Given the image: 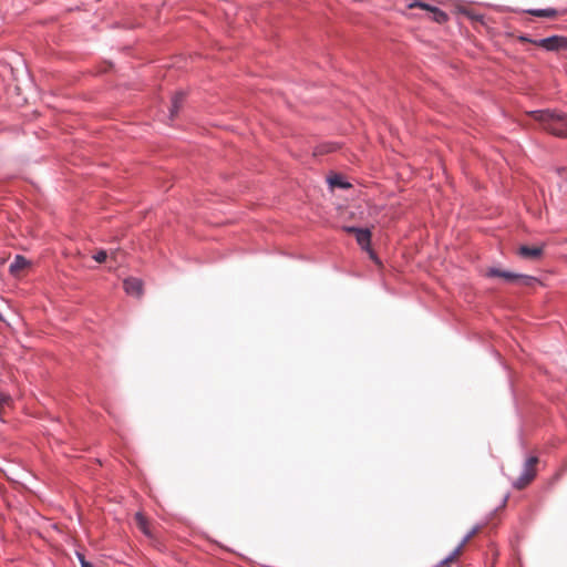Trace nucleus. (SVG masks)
I'll return each instance as SVG.
<instances>
[{
    "mask_svg": "<svg viewBox=\"0 0 567 567\" xmlns=\"http://www.w3.org/2000/svg\"><path fill=\"white\" fill-rule=\"evenodd\" d=\"M76 556H78V559H79L81 566L83 565V561H87L83 554L76 553Z\"/></svg>",
    "mask_w": 567,
    "mask_h": 567,
    "instance_id": "20",
    "label": "nucleus"
},
{
    "mask_svg": "<svg viewBox=\"0 0 567 567\" xmlns=\"http://www.w3.org/2000/svg\"><path fill=\"white\" fill-rule=\"evenodd\" d=\"M123 288L130 296L141 297L143 295V281L135 277L126 278L123 281Z\"/></svg>",
    "mask_w": 567,
    "mask_h": 567,
    "instance_id": "6",
    "label": "nucleus"
},
{
    "mask_svg": "<svg viewBox=\"0 0 567 567\" xmlns=\"http://www.w3.org/2000/svg\"><path fill=\"white\" fill-rule=\"evenodd\" d=\"M343 230L353 234L355 236V240L358 245L365 251H368L370 258L375 261L377 264H380L379 258L377 257L375 252L371 248V231L368 228H358L354 226H346L343 227Z\"/></svg>",
    "mask_w": 567,
    "mask_h": 567,
    "instance_id": "3",
    "label": "nucleus"
},
{
    "mask_svg": "<svg viewBox=\"0 0 567 567\" xmlns=\"http://www.w3.org/2000/svg\"><path fill=\"white\" fill-rule=\"evenodd\" d=\"M446 567H449V566H446Z\"/></svg>",
    "mask_w": 567,
    "mask_h": 567,
    "instance_id": "24",
    "label": "nucleus"
},
{
    "mask_svg": "<svg viewBox=\"0 0 567 567\" xmlns=\"http://www.w3.org/2000/svg\"><path fill=\"white\" fill-rule=\"evenodd\" d=\"M81 567H93V565L89 561H83V565Z\"/></svg>",
    "mask_w": 567,
    "mask_h": 567,
    "instance_id": "21",
    "label": "nucleus"
},
{
    "mask_svg": "<svg viewBox=\"0 0 567 567\" xmlns=\"http://www.w3.org/2000/svg\"><path fill=\"white\" fill-rule=\"evenodd\" d=\"M329 184L332 187H339V188H350L351 184L346 182L342 176L340 175H333L329 178Z\"/></svg>",
    "mask_w": 567,
    "mask_h": 567,
    "instance_id": "14",
    "label": "nucleus"
},
{
    "mask_svg": "<svg viewBox=\"0 0 567 567\" xmlns=\"http://www.w3.org/2000/svg\"><path fill=\"white\" fill-rule=\"evenodd\" d=\"M506 501H507V496L504 497L503 505L506 503Z\"/></svg>",
    "mask_w": 567,
    "mask_h": 567,
    "instance_id": "23",
    "label": "nucleus"
},
{
    "mask_svg": "<svg viewBox=\"0 0 567 567\" xmlns=\"http://www.w3.org/2000/svg\"><path fill=\"white\" fill-rule=\"evenodd\" d=\"M413 7H420L422 9H425V3L424 2H415V3L409 4V8H413Z\"/></svg>",
    "mask_w": 567,
    "mask_h": 567,
    "instance_id": "19",
    "label": "nucleus"
},
{
    "mask_svg": "<svg viewBox=\"0 0 567 567\" xmlns=\"http://www.w3.org/2000/svg\"><path fill=\"white\" fill-rule=\"evenodd\" d=\"M29 266L30 261L25 257L17 255L9 267V271L11 275L17 276L21 270L28 268Z\"/></svg>",
    "mask_w": 567,
    "mask_h": 567,
    "instance_id": "9",
    "label": "nucleus"
},
{
    "mask_svg": "<svg viewBox=\"0 0 567 567\" xmlns=\"http://www.w3.org/2000/svg\"><path fill=\"white\" fill-rule=\"evenodd\" d=\"M535 44L548 52H558L567 50V37L554 34L547 38L537 39Z\"/></svg>",
    "mask_w": 567,
    "mask_h": 567,
    "instance_id": "5",
    "label": "nucleus"
},
{
    "mask_svg": "<svg viewBox=\"0 0 567 567\" xmlns=\"http://www.w3.org/2000/svg\"><path fill=\"white\" fill-rule=\"evenodd\" d=\"M135 523H136V526L137 528L147 537V538H153V533H152V529H151V524L148 522V519L143 515V513L141 512H137L135 514Z\"/></svg>",
    "mask_w": 567,
    "mask_h": 567,
    "instance_id": "8",
    "label": "nucleus"
},
{
    "mask_svg": "<svg viewBox=\"0 0 567 567\" xmlns=\"http://www.w3.org/2000/svg\"><path fill=\"white\" fill-rule=\"evenodd\" d=\"M556 172H557V174H558L560 177H563V178L567 179V168H566V167H558V168L556 169Z\"/></svg>",
    "mask_w": 567,
    "mask_h": 567,
    "instance_id": "18",
    "label": "nucleus"
},
{
    "mask_svg": "<svg viewBox=\"0 0 567 567\" xmlns=\"http://www.w3.org/2000/svg\"><path fill=\"white\" fill-rule=\"evenodd\" d=\"M518 254L523 258L537 259L542 256L543 248L542 247L520 246L518 249Z\"/></svg>",
    "mask_w": 567,
    "mask_h": 567,
    "instance_id": "10",
    "label": "nucleus"
},
{
    "mask_svg": "<svg viewBox=\"0 0 567 567\" xmlns=\"http://www.w3.org/2000/svg\"><path fill=\"white\" fill-rule=\"evenodd\" d=\"M526 12L529 14L536 16V17H544V18H553V17H556V14H557V11L553 8L529 9Z\"/></svg>",
    "mask_w": 567,
    "mask_h": 567,
    "instance_id": "13",
    "label": "nucleus"
},
{
    "mask_svg": "<svg viewBox=\"0 0 567 567\" xmlns=\"http://www.w3.org/2000/svg\"><path fill=\"white\" fill-rule=\"evenodd\" d=\"M7 399H8L7 396H4V395L0 394V401H1V402L7 401Z\"/></svg>",
    "mask_w": 567,
    "mask_h": 567,
    "instance_id": "22",
    "label": "nucleus"
},
{
    "mask_svg": "<svg viewBox=\"0 0 567 567\" xmlns=\"http://www.w3.org/2000/svg\"><path fill=\"white\" fill-rule=\"evenodd\" d=\"M334 150H336L334 144H322V145L318 146V153H330V152H333Z\"/></svg>",
    "mask_w": 567,
    "mask_h": 567,
    "instance_id": "16",
    "label": "nucleus"
},
{
    "mask_svg": "<svg viewBox=\"0 0 567 567\" xmlns=\"http://www.w3.org/2000/svg\"><path fill=\"white\" fill-rule=\"evenodd\" d=\"M529 115L538 122L547 133L559 138H567V114L556 110H534Z\"/></svg>",
    "mask_w": 567,
    "mask_h": 567,
    "instance_id": "1",
    "label": "nucleus"
},
{
    "mask_svg": "<svg viewBox=\"0 0 567 567\" xmlns=\"http://www.w3.org/2000/svg\"><path fill=\"white\" fill-rule=\"evenodd\" d=\"M107 258V254L105 250L101 249L99 251H96L94 255H93V259L96 261V262H104Z\"/></svg>",
    "mask_w": 567,
    "mask_h": 567,
    "instance_id": "15",
    "label": "nucleus"
},
{
    "mask_svg": "<svg viewBox=\"0 0 567 567\" xmlns=\"http://www.w3.org/2000/svg\"><path fill=\"white\" fill-rule=\"evenodd\" d=\"M518 40L520 42H529V43H533V44H535V41H537L536 39H532L528 34H520L518 37Z\"/></svg>",
    "mask_w": 567,
    "mask_h": 567,
    "instance_id": "17",
    "label": "nucleus"
},
{
    "mask_svg": "<svg viewBox=\"0 0 567 567\" xmlns=\"http://www.w3.org/2000/svg\"><path fill=\"white\" fill-rule=\"evenodd\" d=\"M537 463L538 458L536 456H529L526 458L520 475L515 482H513V486L515 488H524L533 481L536 475L535 466Z\"/></svg>",
    "mask_w": 567,
    "mask_h": 567,
    "instance_id": "4",
    "label": "nucleus"
},
{
    "mask_svg": "<svg viewBox=\"0 0 567 567\" xmlns=\"http://www.w3.org/2000/svg\"><path fill=\"white\" fill-rule=\"evenodd\" d=\"M478 530V526H475L473 527L462 539V542L458 544V546L451 553L449 554L444 559H442L440 561V565L444 566L446 565L449 561H451L452 559H454V557L460 553V550L462 549V547L477 533Z\"/></svg>",
    "mask_w": 567,
    "mask_h": 567,
    "instance_id": "7",
    "label": "nucleus"
},
{
    "mask_svg": "<svg viewBox=\"0 0 567 567\" xmlns=\"http://www.w3.org/2000/svg\"><path fill=\"white\" fill-rule=\"evenodd\" d=\"M427 19H432L437 23H444L447 20V14L439 8L427 4Z\"/></svg>",
    "mask_w": 567,
    "mask_h": 567,
    "instance_id": "11",
    "label": "nucleus"
},
{
    "mask_svg": "<svg viewBox=\"0 0 567 567\" xmlns=\"http://www.w3.org/2000/svg\"><path fill=\"white\" fill-rule=\"evenodd\" d=\"M183 101H184V93L183 92H177V93H175L173 95L172 104H171V107H169V117H171V120H173L177 115V113H178V111H179V109L182 106Z\"/></svg>",
    "mask_w": 567,
    "mask_h": 567,
    "instance_id": "12",
    "label": "nucleus"
},
{
    "mask_svg": "<svg viewBox=\"0 0 567 567\" xmlns=\"http://www.w3.org/2000/svg\"><path fill=\"white\" fill-rule=\"evenodd\" d=\"M486 276L494 278L499 277L503 278L507 282H514L519 286H533L534 284L538 282V279L534 276L524 275V274H517L509 270H501L496 267H491L486 271Z\"/></svg>",
    "mask_w": 567,
    "mask_h": 567,
    "instance_id": "2",
    "label": "nucleus"
}]
</instances>
